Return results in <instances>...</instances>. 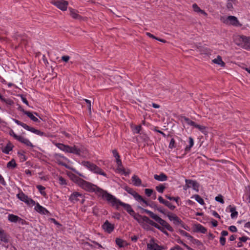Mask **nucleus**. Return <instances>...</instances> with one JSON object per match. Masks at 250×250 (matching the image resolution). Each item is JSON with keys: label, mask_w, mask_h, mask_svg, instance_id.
<instances>
[{"label": "nucleus", "mask_w": 250, "mask_h": 250, "mask_svg": "<svg viewBox=\"0 0 250 250\" xmlns=\"http://www.w3.org/2000/svg\"><path fill=\"white\" fill-rule=\"evenodd\" d=\"M193 126L201 131L202 132L204 133L205 132L206 127L205 126L198 125L195 123V125H194Z\"/></svg>", "instance_id": "nucleus-37"}, {"label": "nucleus", "mask_w": 250, "mask_h": 250, "mask_svg": "<svg viewBox=\"0 0 250 250\" xmlns=\"http://www.w3.org/2000/svg\"><path fill=\"white\" fill-rule=\"evenodd\" d=\"M212 215H213L214 217H216V218H219V219H220V215H219L218 214V213H217L216 211H212Z\"/></svg>", "instance_id": "nucleus-63"}, {"label": "nucleus", "mask_w": 250, "mask_h": 250, "mask_svg": "<svg viewBox=\"0 0 250 250\" xmlns=\"http://www.w3.org/2000/svg\"><path fill=\"white\" fill-rule=\"evenodd\" d=\"M220 242L221 245L224 246L226 243V239L224 238V237L221 236L220 238Z\"/></svg>", "instance_id": "nucleus-58"}, {"label": "nucleus", "mask_w": 250, "mask_h": 250, "mask_svg": "<svg viewBox=\"0 0 250 250\" xmlns=\"http://www.w3.org/2000/svg\"><path fill=\"white\" fill-rule=\"evenodd\" d=\"M13 121L15 122V123H16L17 125H21L25 129L31 131L36 134H37L40 136H43L44 133L43 132L39 130L36 129L34 127H31L27 125L26 124L22 123L20 122V121L17 120V119H13Z\"/></svg>", "instance_id": "nucleus-5"}, {"label": "nucleus", "mask_w": 250, "mask_h": 250, "mask_svg": "<svg viewBox=\"0 0 250 250\" xmlns=\"http://www.w3.org/2000/svg\"><path fill=\"white\" fill-rule=\"evenodd\" d=\"M166 188L165 186L162 184L159 185V186L156 187V190L160 193H163L165 188Z\"/></svg>", "instance_id": "nucleus-39"}, {"label": "nucleus", "mask_w": 250, "mask_h": 250, "mask_svg": "<svg viewBox=\"0 0 250 250\" xmlns=\"http://www.w3.org/2000/svg\"><path fill=\"white\" fill-rule=\"evenodd\" d=\"M112 153L114 156L115 157L116 159L120 158V155H119L116 149H114L112 150Z\"/></svg>", "instance_id": "nucleus-56"}, {"label": "nucleus", "mask_w": 250, "mask_h": 250, "mask_svg": "<svg viewBox=\"0 0 250 250\" xmlns=\"http://www.w3.org/2000/svg\"><path fill=\"white\" fill-rule=\"evenodd\" d=\"M3 102H4L6 104L8 105H12L14 104V102L12 100L9 99V98H4V100L2 101Z\"/></svg>", "instance_id": "nucleus-45"}, {"label": "nucleus", "mask_w": 250, "mask_h": 250, "mask_svg": "<svg viewBox=\"0 0 250 250\" xmlns=\"http://www.w3.org/2000/svg\"><path fill=\"white\" fill-rule=\"evenodd\" d=\"M154 178L155 180L159 181H166L167 179V176L163 173H161L160 175L155 174L154 175Z\"/></svg>", "instance_id": "nucleus-21"}, {"label": "nucleus", "mask_w": 250, "mask_h": 250, "mask_svg": "<svg viewBox=\"0 0 250 250\" xmlns=\"http://www.w3.org/2000/svg\"><path fill=\"white\" fill-rule=\"evenodd\" d=\"M175 144V140L173 138H172L171 139V141L170 142L169 145V147L170 148H172L175 147L174 146Z\"/></svg>", "instance_id": "nucleus-55"}, {"label": "nucleus", "mask_w": 250, "mask_h": 250, "mask_svg": "<svg viewBox=\"0 0 250 250\" xmlns=\"http://www.w3.org/2000/svg\"><path fill=\"white\" fill-rule=\"evenodd\" d=\"M192 198H194L195 200L198 202L201 205L204 204V200L199 195H195L193 196Z\"/></svg>", "instance_id": "nucleus-34"}, {"label": "nucleus", "mask_w": 250, "mask_h": 250, "mask_svg": "<svg viewBox=\"0 0 250 250\" xmlns=\"http://www.w3.org/2000/svg\"><path fill=\"white\" fill-rule=\"evenodd\" d=\"M181 120L182 122H185L186 123H187L188 125L193 126L195 125V122L193 121H192L188 118H187L186 117H181Z\"/></svg>", "instance_id": "nucleus-31"}, {"label": "nucleus", "mask_w": 250, "mask_h": 250, "mask_svg": "<svg viewBox=\"0 0 250 250\" xmlns=\"http://www.w3.org/2000/svg\"><path fill=\"white\" fill-rule=\"evenodd\" d=\"M12 149V147L11 145H7L4 148L3 152L6 154H8L9 151Z\"/></svg>", "instance_id": "nucleus-43"}, {"label": "nucleus", "mask_w": 250, "mask_h": 250, "mask_svg": "<svg viewBox=\"0 0 250 250\" xmlns=\"http://www.w3.org/2000/svg\"><path fill=\"white\" fill-rule=\"evenodd\" d=\"M77 182L78 184L83 189L88 191L95 192L99 196L101 197L105 200H106L105 196L106 194H109L106 191L104 190L98 188L96 186L88 183L82 179L79 178H78Z\"/></svg>", "instance_id": "nucleus-1"}, {"label": "nucleus", "mask_w": 250, "mask_h": 250, "mask_svg": "<svg viewBox=\"0 0 250 250\" xmlns=\"http://www.w3.org/2000/svg\"><path fill=\"white\" fill-rule=\"evenodd\" d=\"M212 62L215 64L220 65L221 67H225V63L222 61V58L218 56L216 58L213 59Z\"/></svg>", "instance_id": "nucleus-24"}, {"label": "nucleus", "mask_w": 250, "mask_h": 250, "mask_svg": "<svg viewBox=\"0 0 250 250\" xmlns=\"http://www.w3.org/2000/svg\"><path fill=\"white\" fill-rule=\"evenodd\" d=\"M145 194L148 197H150L153 193V190L152 189L146 188L145 190Z\"/></svg>", "instance_id": "nucleus-47"}, {"label": "nucleus", "mask_w": 250, "mask_h": 250, "mask_svg": "<svg viewBox=\"0 0 250 250\" xmlns=\"http://www.w3.org/2000/svg\"><path fill=\"white\" fill-rule=\"evenodd\" d=\"M105 197L106 198V201L112 207H115L116 209H118L120 206H122L130 215L132 214H134V211L132 209L130 205L121 202L120 200L110 193L106 194Z\"/></svg>", "instance_id": "nucleus-2"}, {"label": "nucleus", "mask_w": 250, "mask_h": 250, "mask_svg": "<svg viewBox=\"0 0 250 250\" xmlns=\"http://www.w3.org/2000/svg\"><path fill=\"white\" fill-rule=\"evenodd\" d=\"M87 104H88V112L89 114L91 113V101L87 99H84Z\"/></svg>", "instance_id": "nucleus-46"}, {"label": "nucleus", "mask_w": 250, "mask_h": 250, "mask_svg": "<svg viewBox=\"0 0 250 250\" xmlns=\"http://www.w3.org/2000/svg\"><path fill=\"white\" fill-rule=\"evenodd\" d=\"M194 144V141L191 137H189V146H187L185 148V150L188 151L190 150V148L192 147Z\"/></svg>", "instance_id": "nucleus-33"}, {"label": "nucleus", "mask_w": 250, "mask_h": 250, "mask_svg": "<svg viewBox=\"0 0 250 250\" xmlns=\"http://www.w3.org/2000/svg\"><path fill=\"white\" fill-rule=\"evenodd\" d=\"M25 203L29 206H34L36 204L35 202L32 200L31 198H28L27 200L25 202Z\"/></svg>", "instance_id": "nucleus-42"}, {"label": "nucleus", "mask_w": 250, "mask_h": 250, "mask_svg": "<svg viewBox=\"0 0 250 250\" xmlns=\"http://www.w3.org/2000/svg\"><path fill=\"white\" fill-rule=\"evenodd\" d=\"M55 157L57 162L59 164L62 165V166L64 165L63 163H61L60 161V158H64V157L63 156H61L60 154H55Z\"/></svg>", "instance_id": "nucleus-40"}, {"label": "nucleus", "mask_w": 250, "mask_h": 250, "mask_svg": "<svg viewBox=\"0 0 250 250\" xmlns=\"http://www.w3.org/2000/svg\"><path fill=\"white\" fill-rule=\"evenodd\" d=\"M23 113L26 115L29 118H30L32 121L35 122H39L38 119L32 113L29 111L23 110Z\"/></svg>", "instance_id": "nucleus-26"}, {"label": "nucleus", "mask_w": 250, "mask_h": 250, "mask_svg": "<svg viewBox=\"0 0 250 250\" xmlns=\"http://www.w3.org/2000/svg\"><path fill=\"white\" fill-rule=\"evenodd\" d=\"M56 146L61 150L67 153L75 154L77 155H81L82 154L85 153V148L82 146L76 145L69 146L64 145L62 144L58 143Z\"/></svg>", "instance_id": "nucleus-3"}, {"label": "nucleus", "mask_w": 250, "mask_h": 250, "mask_svg": "<svg viewBox=\"0 0 250 250\" xmlns=\"http://www.w3.org/2000/svg\"><path fill=\"white\" fill-rule=\"evenodd\" d=\"M90 170L93 172L94 173L99 174L103 176H106V174L103 171L102 169L98 167L96 165L93 164L89 169Z\"/></svg>", "instance_id": "nucleus-14"}, {"label": "nucleus", "mask_w": 250, "mask_h": 250, "mask_svg": "<svg viewBox=\"0 0 250 250\" xmlns=\"http://www.w3.org/2000/svg\"><path fill=\"white\" fill-rule=\"evenodd\" d=\"M155 221L158 222L159 224H160L162 226L164 227L168 230L170 231H172L173 230L172 228L168 224V223H167L166 221L161 218L158 216L155 219Z\"/></svg>", "instance_id": "nucleus-10"}, {"label": "nucleus", "mask_w": 250, "mask_h": 250, "mask_svg": "<svg viewBox=\"0 0 250 250\" xmlns=\"http://www.w3.org/2000/svg\"><path fill=\"white\" fill-rule=\"evenodd\" d=\"M132 181L133 185L135 186L139 187L142 184V181L139 177L136 175H134L132 177Z\"/></svg>", "instance_id": "nucleus-22"}, {"label": "nucleus", "mask_w": 250, "mask_h": 250, "mask_svg": "<svg viewBox=\"0 0 250 250\" xmlns=\"http://www.w3.org/2000/svg\"><path fill=\"white\" fill-rule=\"evenodd\" d=\"M150 220V219L148 217H147L146 216H143L142 222H145L147 223H148Z\"/></svg>", "instance_id": "nucleus-60"}, {"label": "nucleus", "mask_w": 250, "mask_h": 250, "mask_svg": "<svg viewBox=\"0 0 250 250\" xmlns=\"http://www.w3.org/2000/svg\"><path fill=\"white\" fill-rule=\"evenodd\" d=\"M35 209L37 212L42 214H47L49 213V212L45 208L40 205L38 203H37L36 206L35 207Z\"/></svg>", "instance_id": "nucleus-16"}, {"label": "nucleus", "mask_w": 250, "mask_h": 250, "mask_svg": "<svg viewBox=\"0 0 250 250\" xmlns=\"http://www.w3.org/2000/svg\"><path fill=\"white\" fill-rule=\"evenodd\" d=\"M37 188L38 189L42 194H45V192L43 191V190L45 189V188L44 187L41 185H38L37 186Z\"/></svg>", "instance_id": "nucleus-50"}, {"label": "nucleus", "mask_w": 250, "mask_h": 250, "mask_svg": "<svg viewBox=\"0 0 250 250\" xmlns=\"http://www.w3.org/2000/svg\"><path fill=\"white\" fill-rule=\"evenodd\" d=\"M177 242L178 243L182 244L184 247H185L186 249H187L188 250H193L192 249L190 248L189 246H188L187 245L183 243L180 239H177Z\"/></svg>", "instance_id": "nucleus-51"}, {"label": "nucleus", "mask_w": 250, "mask_h": 250, "mask_svg": "<svg viewBox=\"0 0 250 250\" xmlns=\"http://www.w3.org/2000/svg\"><path fill=\"white\" fill-rule=\"evenodd\" d=\"M141 209L143 211V212H145L147 214H148L152 218H153L155 220L158 216L157 215L154 214L153 212H152V211H151L150 210H148L146 209H144L143 208H141Z\"/></svg>", "instance_id": "nucleus-29"}, {"label": "nucleus", "mask_w": 250, "mask_h": 250, "mask_svg": "<svg viewBox=\"0 0 250 250\" xmlns=\"http://www.w3.org/2000/svg\"><path fill=\"white\" fill-rule=\"evenodd\" d=\"M192 7L195 12L197 13H201V14L204 15L206 16H207V14L205 12V11L201 9L196 4H193L192 5Z\"/></svg>", "instance_id": "nucleus-27"}, {"label": "nucleus", "mask_w": 250, "mask_h": 250, "mask_svg": "<svg viewBox=\"0 0 250 250\" xmlns=\"http://www.w3.org/2000/svg\"><path fill=\"white\" fill-rule=\"evenodd\" d=\"M215 200L221 204L224 203V201L223 199V196L221 195H219L218 196H216L215 198Z\"/></svg>", "instance_id": "nucleus-48"}, {"label": "nucleus", "mask_w": 250, "mask_h": 250, "mask_svg": "<svg viewBox=\"0 0 250 250\" xmlns=\"http://www.w3.org/2000/svg\"><path fill=\"white\" fill-rule=\"evenodd\" d=\"M21 100H22V102L28 105V102L27 100H26V99L23 96H21Z\"/></svg>", "instance_id": "nucleus-64"}, {"label": "nucleus", "mask_w": 250, "mask_h": 250, "mask_svg": "<svg viewBox=\"0 0 250 250\" xmlns=\"http://www.w3.org/2000/svg\"><path fill=\"white\" fill-rule=\"evenodd\" d=\"M125 191H126L129 194H131L133 197L135 199V200L138 202H143L146 206H148V204L145 200H144L143 197L140 196L137 192H136L135 190H134L132 188L126 187L125 188Z\"/></svg>", "instance_id": "nucleus-6"}, {"label": "nucleus", "mask_w": 250, "mask_h": 250, "mask_svg": "<svg viewBox=\"0 0 250 250\" xmlns=\"http://www.w3.org/2000/svg\"><path fill=\"white\" fill-rule=\"evenodd\" d=\"M132 128L133 130L134 133H139L140 131L141 130L142 127H141V125H139L135 126L133 127L132 126Z\"/></svg>", "instance_id": "nucleus-41"}, {"label": "nucleus", "mask_w": 250, "mask_h": 250, "mask_svg": "<svg viewBox=\"0 0 250 250\" xmlns=\"http://www.w3.org/2000/svg\"><path fill=\"white\" fill-rule=\"evenodd\" d=\"M59 183L61 184V185H65L66 184V181L65 180V179L62 176H60L59 177Z\"/></svg>", "instance_id": "nucleus-53"}, {"label": "nucleus", "mask_w": 250, "mask_h": 250, "mask_svg": "<svg viewBox=\"0 0 250 250\" xmlns=\"http://www.w3.org/2000/svg\"><path fill=\"white\" fill-rule=\"evenodd\" d=\"M105 231L110 233L114 229V225L106 220L102 226Z\"/></svg>", "instance_id": "nucleus-9"}, {"label": "nucleus", "mask_w": 250, "mask_h": 250, "mask_svg": "<svg viewBox=\"0 0 250 250\" xmlns=\"http://www.w3.org/2000/svg\"><path fill=\"white\" fill-rule=\"evenodd\" d=\"M185 181L187 184V188H189L192 186L193 189L197 191H198L199 184L196 181L188 179H186Z\"/></svg>", "instance_id": "nucleus-12"}, {"label": "nucleus", "mask_w": 250, "mask_h": 250, "mask_svg": "<svg viewBox=\"0 0 250 250\" xmlns=\"http://www.w3.org/2000/svg\"><path fill=\"white\" fill-rule=\"evenodd\" d=\"M0 240L4 243L8 242V237L2 229H0Z\"/></svg>", "instance_id": "nucleus-20"}, {"label": "nucleus", "mask_w": 250, "mask_h": 250, "mask_svg": "<svg viewBox=\"0 0 250 250\" xmlns=\"http://www.w3.org/2000/svg\"><path fill=\"white\" fill-rule=\"evenodd\" d=\"M8 220L9 221L14 223H16L17 222H21L22 224H23V222L24 221L23 219L14 214H9L8 216Z\"/></svg>", "instance_id": "nucleus-15"}, {"label": "nucleus", "mask_w": 250, "mask_h": 250, "mask_svg": "<svg viewBox=\"0 0 250 250\" xmlns=\"http://www.w3.org/2000/svg\"><path fill=\"white\" fill-rule=\"evenodd\" d=\"M249 239L248 237H246V236H243V237H240L239 238V240L241 241V242H245L247 241V240Z\"/></svg>", "instance_id": "nucleus-61"}, {"label": "nucleus", "mask_w": 250, "mask_h": 250, "mask_svg": "<svg viewBox=\"0 0 250 250\" xmlns=\"http://www.w3.org/2000/svg\"><path fill=\"white\" fill-rule=\"evenodd\" d=\"M51 3L62 11L66 10L68 4V2L64 0H53Z\"/></svg>", "instance_id": "nucleus-7"}, {"label": "nucleus", "mask_w": 250, "mask_h": 250, "mask_svg": "<svg viewBox=\"0 0 250 250\" xmlns=\"http://www.w3.org/2000/svg\"><path fill=\"white\" fill-rule=\"evenodd\" d=\"M167 216L170 221H172L176 225L181 224V220L175 214L168 212Z\"/></svg>", "instance_id": "nucleus-11"}, {"label": "nucleus", "mask_w": 250, "mask_h": 250, "mask_svg": "<svg viewBox=\"0 0 250 250\" xmlns=\"http://www.w3.org/2000/svg\"><path fill=\"white\" fill-rule=\"evenodd\" d=\"M245 36L237 35L234 38V41L235 43L238 46L242 47V45L244 42Z\"/></svg>", "instance_id": "nucleus-18"}, {"label": "nucleus", "mask_w": 250, "mask_h": 250, "mask_svg": "<svg viewBox=\"0 0 250 250\" xmlns=\"http://www.w3.org/2000/svg\"><path fill=\"white\" fill-rule=\"evenodd\" d=\"M17 197L21 201L25 203L28 197L25 195L22 192L19 193L17 195Z\"/></svg>", "instance_id": "nucleus-30"}, {"label": "nucleus", "mask_w": 250, "mask_h": 250, "mask_svg": "<svg viewBox=\"0 0 250 250\" xmlns=\"http://www.w3.org/2000/svg\"><path fill=\"white\" fill-rule=\"evenodd\" d=\"M70 59V57L68 56H63L62 57V60L64 62H68Z\"/></svg>", "instance_id": "nucleus-59"}, {"label": "nucleus", "mask_w": 250, "mask_h": 250, "mask_svg": "<svg viewBox=\"0 0 250 250\" xmlns=\"http://www.w3.org/2000/svg\"><path fill=\"white\" fill-rule=\"evenodd\" d=\"M131 215L132 216L134 217V218L136 220H137L138 222H139V223L142 222L143 216H141L138 214H136L134 211V214H132Z\"/></svg>", "instance_id": "nucleus-36"}, {"label": "nucleus", "mask_w": 250, "mask_h": 250, "mask_svg": "<svg viewBox=\"0 0 250 250\" xmlns=\"http://www.w3.org/2000/svg\"><path fill=\"white\" fill-rule=\"evenodd\" d=\"M83 195L77 192L72 193L69 197V200L74 203L79 201L81 199L83 198Z\"/></svg>", "instance_id": "nucleus-13"}, {"label": "nucleus", "mask_w": 250, "mask_h": 250, "mask_svg": "<svg viewBox=\"0 0 250 250\" xmlns=\"http://www.w3.org/2000/svg\"><path fill=\"white\" fill-rule=\"evenodd\" d=\"M116 243L120 248L124 247L127 244L125 241H124L120 238H116Z\"/></svg>", "instance_id": "nucleus-28"}, {"label": "nucleus", "mask_w": 250, "mask_h": 250, "mask_svg": "<svg viewBox=\"0 0 250 250\" xmlns=\"http://www.w3.org/2000/svg\"><path fill=\"white\" fill-rule=\"evenodd\" d=\"M17 165L15 162V161L14 159H12L10 162H9L7 164V167L9 168H13L16 167Z\"/></svg>", "instance_id": "nucleus-35"}, {"label": "nucleus", "mask_w": 250, "mask_h": 250, "mask_svg": "<svg viewBox=\"0 0 250 250\" xmlns=\"http://www.w3.org/2000/svg\"><path fill=\"white\" fill-rule=\"evenodd\" d=\"M246 195L248 196L249 199L250 200V186H248L246 188Z\"/></svg>", "instance_id": "nucleus-54"}, {"label": "nucleus", "mask_w": 250, "mask_h": 250, "mask_svg": "<svg viewBox=\"0 0 250 250\" xmlns=\"http://www.w3.org/2000/svg\"><path fill=\"white\" fill-rule=\"evenodd\" d=\"M69 12H70V16L75 19H77L81 20L82 19V17L79 15L78 13V12L77 10L72 9L71 8H70L69 9Z\"/></svg>", "instance_id": "nucleus-19"}, {"label": "nucleus", "mask_w": 250, "mask_h": 250, "mask_svg": "<svg viewBox=\"0 0 250 250\" xmlns=\"http://www.w3.org/2000/svg\"><path fill=\"white\" fill-rule=\"evenodd\" d=\"M158 200L161 203L164 204L171 210H173L175 208L174 206H173L169 202L164 200L162 196L158 197Z\"/></svg>", "instance_id": "nucleus-17"}, {"label": "nucleus", "mask_w": 250, "mask_h": 250, "mask_svg": "<svg viewBox=\"0 0 250 250\" xmlns=\"http://www.w3.org/2000/svg\"><path fill=\"white\" fill-rule=\"evenodd\" d=\"M242 47L245 49H250V37H244V42Z\"/></svg>", "instance_id": "nucleus-23"}, {"label": "nucleus", "mask_w": 250, "mask_h": 250, "mask_svg": "<svg viewBox=\"0 0 250 250\" xmlns=\"http://www.w3.org/2000/svg\"><path fill=\"white\" fill-rule=\"evenodd\" d=\"M221 21L228 25L237 26L239 24L237 18L233 16H229L227 17H221Z\"/></svg>", "instance_id": "nucleus-4"}, {"label": "nucleus", "mask_w": 250, "mask_h": 250, "mask_svg": "<svg viewBox=\"0 0 250 250\" xmlns=\"http://www.w3.org/2000/svg\"><path fill=\"white\" fill-rule=\"evenodd\" d=\"M19 141L21 142V143L25 144L27 146H30L31 147H33V145L30 142L29 140H28L26 138H24L22 136H21L19 137V139L18 140Z\"/></svg>", "instance_id": "nucleus-25"}, {"label": "nucleus", "mask_w": 250, "mask_h": 250, "mask_svg": "<svg viewBox=\"0 0 250 250\" xmlns=\"http://www.w3.org/2000/svg\"><path fill=\"white\" fill-rule=\"evenodd\" d=\"M9 134L17 140L19 139V137H21V136H18L16 134L13 130H11L10 131Z\"/></svg>", "instance_id": "nucleus-52"}, {"label": "nucleus", "mask_w": 250, "mask_h": 250, "mask_svg": "<svg viewBox=\"0 0 250 250\" xmlns=\"http://www.w3.org/2000/svg\"><path fill=\"white\" fill-rule=\"evenodd\" d=\"M197 229L203 233H205L207 232V229L201 225H198L197 226Z\"/></svg>", "instance_id": "nucleus-38"}, {"label": "nucleus", "mask_w": 250, "mask_h": 250, "mask_svg": "<svg viewBox=\"0 0 250 250\" xmlns=\"http://www.w3.org/2000/svg\"><path fill=\"white\" fill-rule=\"evenodd\" d=\"M179 232L180 233V234L185 237H187L189 240H192L193 239V237L191 235H190L189 234H188L185 231L182 229H179Z\"/></svg>", "instance_id": "nucleus-32"}, {"label": "nucleus", "mask_w": 250, "mask_h": 250, "mask_svg": "<svg viewBox=\"0 0 250 250\" xmlns=\"http://www.w3.org/2000/svg\"><path fill=\"white\" fill-rule=\"evenodd\" d=\"M237 215H238V212L236 211H234V212H232V213H231V217L232 218H234L237 217Z\"/></svg>", "instance_id": "nucleus-62"}, {"label": "nucleus", "mask_w": 250, "mask_h": 250, "mask_svg": "<svg viewBox=\"0 0 250 250\" xmlns=\"http://www.w3.org/2000/svg\"><path fill=\"white\" fill-rule=\"evenodd\" d=\"M229 230L231 232H235L237 231V228L234 226H231L229 228Z\"/></svg>", "instance_id": "nucleus-57"}, {"label": "nucleus", "mask_w": 250, "mask_h": 250, "mask_svg": "<svg viewBox=\"0 0 250 250\" xmlns=\"http://www.w3.org/2000/svg\"><path fill=\"white\" fill-rule=\"evenodd\" d=\"M147 250H162V247L156 244L153 239H151L147 244Z\"/></svg>", "instance_id": "nucleus-8"}, {"label": "nucleus", "mask_w": 250, "mask_h": 250, "mask_svg": "<svg viewBox=\"0 0 250 250\" xmlns=\"http://www.w3.org/2000/svg\"><path fill=\"white\" fill-rule=\"evenodd\" d=\"M82 164L89 169L93 164L88 161H83L82 162Z\"/></svg>", "instance_id": "nucleus-44"}, {"label": "nucleus", "mask_w": 250, "mask_h": 250, "mask_svg": "<svg viewBox=\"0 0 250 250\" xmlns=\"http://www.w3.org/2000/svg\"><path fill=\"white\" fill-rule=\"evenodd\" d=\"M116 163H117V165L118 166V169L119 170H122V171H124V169H122L121 168V167L122 166V161L120 159V158L116 159Z\"/></svg>", "instance_id": "nucleus-49"}]
</instances>
